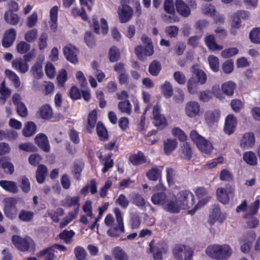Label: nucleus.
Returning <instances> with one entry per match:
<instances>
[{
  "mask_svg": "<svg viewBox=\"0 0 260 260\" xmlns=\"http://www.w3.org/2000/svg\"><path fill=\"white\" fill-rule=\"evenodd\" d=\"M206 253L213 259L227 260L232 254V249L228 244H213L207 247Z\"/></svg>",
  "mask_w": 260,
  "mask_h": 260,
  "instance_id": "nucleus-1",
  "label": "nucleus"
},
{
  "mask_svg": "<svg viewBox=\"0 0 260 260\" xmlns=\"http://www.w3.org/2000/svg\"><path fill=\"white\" fill-rule=\"evenodd\" d=\"M12 242L15 247L21 251H31L35 249L34 240L29 236L22 238L18 235H13Z\"/></svg>",
  "mask_w": 260,
  "mask_h": 260,
  "instance_id": "nucleus-2",
  "label": "nucleus"
},
{
  "mask_svg": "<svg viewBox=\"0 0 260 260\" xmlns=\"http://www.w3.org/2000/svg\"><path fill=\"white\" fill-rule=\"evenodd\" d=\"M190 137L201 151L206 154H209L211 152L213 149L211 143L198 134L196 130H192L190 132Z\"/></svg>",
  "mask_w": 260,
  "mask_h": 260,
  "instance_id": "nucleus-3",
  "label": "nucleus"
},
{
  "mask_svg": "<svg viewBox=\"0 0 260 260\" xmlns=\"http://www.w3.org/2000/svg\"><path fill=\"white\" fill-rule=\"evenodd\" d=\"M113 212L115 215L117 225L111 226L107 231V234L111 237H118L125 232L123 217L121 212L118 208H115Z\"/></svg>",
  "mask_w": 260,
  "mask_h": 260,
  "instance_id": "nucleus-4",
  "label": "nucleus"
},
{
  "mask_svg": "<svg viewBox=\"0 0 260 260\" xmlns=\"http://www.w3.org/2000/svg\"><path fill=\"white\" fill-rule=\"evenodd\" d=\"M161 109L160 106L155 105L153 107L152 123L157 127L158 129H163L166 127L168 124V120L166 117L161 114Z\"/></svg>",
  "mask_w": 260,
  "mask_h": 260,
  "instance_id": "nucleus-5",
  "label": "nucleus"
},
{
  "mask_svg": "<svg viewBox=\"0 0 260 260\" xmlns=\"http://www.w3.org/2000/svg\"><path fill=\"white\" fill-rule=\"evenodd\" d=\"M173 254L176 260H191L193 251L184 245L177 244L173 248Z\"/></svg>",
  "mask_w": 260,
  "mask_h": 260,
  "instance_id": "nucleus-6",
  "label": "nucleus"
},
{
  "mask_svg": "<svg viewBox=\"0 0 260 260\" xmlns=\"http://www.w3.org/2000/svg\"><path fill=\"white\" fill-rule=\"evenodd\" d=\"M178 202L182 209H187L193 206L194 204V197L189 190H182L178 194Z\"/></svg>",
  "mask_w": 260,
  "mask_h": 260,
  "instance_id": "nucleus-7",
  "label": "nucleus"
},
{
  "mask_svg": "<svg viewBox=\"0 0 260 260\" xmlns=\"http://www.w3.org/2000/svg\"><path fill=\"white\" fill-rule=\"evenodd\" d=\"M4 202L3 211L5 216L10 219L15 218L17 212L16 200L14 198H8L4 200Z\"/></svg>",
  "mask_w": 260,
  "mask_h": 260,
  "instance_id": "nucleus-8",
  "label": "nucleus"
},
{
  "mask_svg": "<svg viewBox=\"0 0 260 260\" xmlns=\"http://www.w3.org/2000/svg\"><path fill=\"white\" fill-rule=\"evenodd\" d=\"M134 10L129 6H119L118 10L119 20L124 23L129 21L133 16Z\"/></svg>",
  "mask_w": 260,
  "mask_h": 260,
  "instance_id": "nucleus-9",
  "label": "nucleus"
},
{
  "mask_svg": "<svg viewBox=\"0 0 260 260\" xmlns=\"http://www.w3.org/2000/svg\"><path fill=\"white\" fill-rule=\"evenodd\" d=\"M164 206V209L171 213H178L182 209L178 199L175 196L168 198Z\"/></svg>",
  "mask_w": 260,
  "mask_h": 260,
  "instance_id": "nucleus-10",
  "label": "nucleus"
},
{
  "mask_svg": "<svg viewBox=\"0 0 260 260\" xmlns=\"http://www.w3.org/2000/svg\"><path fill=\"white\" fill-rule=\"evenodd\" d=\"M16 38V31L14 28H11L6 30L2 40V45L4 48L11 47Z\"/></svg>",
  "mask_w": 260,
  "mask_h": 260,
  "instance_id": "nucleus-11",
  "label": "nucleus"
},
{
  "mask_svg": "<svg viewBox=\"0 0 260 260\" xmlns=\"http://www.w3.org/2000/svg\"><path fill=\"white\" fill-rule=\"evenodd\" d=\"M63 53L66 59L70 62L77 64L78 62L77 54L78 49L72 45L67 46L63 48Z\"/></svg>",
  "mask_w": 260,
  "mask_h": 260,
  "instance_id": "nucleus-12",
  "label": "nucleus"
},
{
  "mask_svg": "<svg viewBox=\"0 0 260 260\" xmlns=\"http://www.w3.org/2000/svg\"><path fill=\"white\" fill-rule=\"evenodd\" d=\"M237 124V118L233 114L228 115L225 119L224 132L225 134L230 135L235 131Z\"/></svg>",
  "mask_w": 260,
  "mask_h": 260,
  "instance_id": "nucleus-13",
  "label": "nucleus"
},
{
  "mask_svg": "<svg viewBox=\"0 0 260 260\" xmlns=\"http://www.w3.org/2000/svg\"><path fill=\"white\" fill-rule=\"evenodd\" d=\"M135 53L140 60H144L147 56L152 55L154 53L153 46L141 45L137 46L135 48Z\"/></svg>",
  "mask_w": 260,
  "mask_h": 260,
  "instance_id": "nucleus-14",
  "label": "nucleus"
},
{
  "mask_svg": "<svg viewBox=\"0 0 260 260\" xmlns=\"http://www.w3.org/2000/svg\"><path fill=\"white\" fill-rule=\"evenodd\" d=\"M36 144L45 152H49L50 150V146L46 135L43 133L38 134L35 138Z\"/></svg>",
  "mask_w": 260,
  "mask_h": 260,
  "instance_id": "nucleus-15",
  "label": "nucleus"
},
{
  "mask_svg": "<svg viewBox=\"0 0 260 260\" xmlns=\"http://www.w3.org/2000/svg\"><path fill=\"white\" fill-rule=\"evenodd\" d=\"M175 6L177 12L181 16L187 17L190 14V9L188 5L186 4L183 0H176Z\"/></svg>",
  "mask_w": 260,
  "mask_h": 260,
  "instance_id": "nucleus-16",
  "label": "nucleus"
},
{
  "mask_svg": "<svg viewBox=\"0 0 260 260\" xmlns=\"http://www.w3.org/2000/svg\"><path fill=\"white\" fill-rule=\"evenodd\" d=\"M255 143V137L252 132L245 133L240 141V146L245 149L252 147Z\"/></svg>",
  "mask_w": 260,
  "mask_h": 260,
  "instance_id": "nucleus-17",
  "label": "nucleus"
},
{
  "mask_svg": "<svg viewBox=\"0 0 260 260\" xmlns=\"http://www.w3.org/2000/svg\"><path fill=\"white\" fill-rule=\"evenodd\" d=\"M130 162L135 166H138L147 162V158L143 152L138 151L137 153L131 154L128 158Z\"/></svg>",
  "mask_w": 260,
  "mask_h": 260,
  "instance_id": "nucleus-18",
  "label": "nucleus"
},
{
  "mask_svg": "<svg viewBox=\"0 0 260 260\" xmlns=\"http://www.w3.org/2000/svg\"><path fill=\"white\" fill-rule=\"evenodd\" d=\"M200 106L198 102L191 101L187 103L185 107V112L187 115L190 117H194L199 114Z\"/></svg>",
  "mask_w": 260,
  "mask_h": 260,
  "instance_id": "nucleus-19",
  "label": "nucleus"
},
{
  "mask_svg": "<svg viewBox=\"0 0 260 260\" xmlns=\"http://www.w3.org/2000/svg\"><path fill=\"white\" fill-rule=\"evenodd\" d=\"M191 72L193 76H196L197 81L201 84H204L207 79L206 73L201 69L199 68L198 64H194L191 67Z\"/></svg>",
  "mask_w": 260,
  "mask_h": 260,
  "instance_id": "nucleus-20",
  "label": "nucleus"
},
{
  "mask_svg": "<svg viewBox=\"0 0 260 260\" xmlns=\"http://www.w3.org/2000/svg\"><path fill=\"white\" fill-rule=\"evenodd\" d=\"M0 186L5 191L10 193L16 194L18 192L17 183L13 181L1 180Z\"/></svg>",
  "mask_w": 260,
  "mask_h": 260,
  "instance_id": "nucleus-21",
  "label": "nucleus"
},
{
  "mask_svg": "<svg viewBox=\"0 0 260 260\" xmlns=\"http://www.w3.org/2000/svg\"><path fill=\"white\" fill-rule=\"evenodd\" d=\"M98 114L96 109H94L89 112L87 117V123L86 125L87 132L91 134L96 123Z\"/></svg>",
  "mask_w": 260,
  "mask_h": 260,
  "instance_id": "nucleus-22",
  "label": "nucleus"
},
{
  "mask_svg": "<svg viewBox=\"0 0 260 260\" xmlns=\"http://www.w3.org/2000/svg\"><path fill=\"white\" fill-rule=\"evenodd\" d=\"M205 43L208 48L212 51H220L223 49V46L217 44L215 41V37L212 35H209L204 39Z\"/></svg>",
  "mask_w": 260,
  "mask_h": 260,
  "instance_id": "nucleus-23",
  "label": "nucleus"
},
{
  "mask_svg": "<svg viewBox=\"0 0 260 260\" xmlns=\"http://www.w3.org/2000/svg\"><path fill=\"white\" fill-rule=\"evenodd\" d=\"M226 218L225 215L221 214L220 209L218 206H215L210 215V220L211 224H213L216 220L222 222Z\"/></svg>",
  "mask_w": 260,
  "mask_h": 260,
  "instance_id": "nucleus-24",
  "label": "nucleus"
},
{
  "mask_svg": "<svg viewBox=\"0 0 260 260\" xmlns=\"http://www.w3.org/2000/svg\"><path fill=\"white\" fill-rule=\"evenodd\" d=\"M3 169L7 174L12 175L14 172V166L6 157H0V169Z\"/></svg>",
  "mask_w": 260,
  "mask_h": 260,
  "instance_id": "nucleus-25",
  "label": "nucleus"
},
{
  "mask_svg": "<svg viewBox=\"0 0 260 260\" xmlns=\"http://www.w3.org/2000/svg\"><path fill=\"white\" fill-rule=\"evenodd\" d=\"M55 252L54 246L52 245L39 251L37 256L40 258L44 257V260H54Z\"/></svg>",
  "mask_w": 260,
  "mask_h": 260,
  "instance_id": "nucleus-26",
  "label": "nucleus"
},
{
  "mask_svg": "<svg viewBox=\"0 0 260 260\" xmlns=\"http://www.w3.org/2000/svg\"><path fill=\"white\" fill-rule=\"evenodd\" d=\"M40 117L44 120H50L53 117V111L51 107L49 104L42 105L38 111Z\"/></svg>",
  "mask_w": 260,
  "mask_h": 260,
  "instance_id": "nucleus-27",
  "label": "nucleus"
},
{
  "mask_svg": "<svg viewBox=\"0 0 260 260\" xmlns=\"http://www.w3.org/2000/svg\"><path fill=\"white\" fill-rule=\"evenodd\" d=\"M220 112L218 109L213 111H206L205 114V120L208 124L211 125L218 121L220 117Z\"/></svg>",
  "mask_w": 260,
  "mask_h": 260,
  "instance_id": "nucleus-28",
  "label": "nucleus"
},
{
  "mask_svg": "<svg viewBox=\"0 0 260 260\" xmlns=\"http://www.w3.org/2000/svg\"><path fill=\"white\" fill-rule=\"evenodd\" d=\"M96 130L99 140L101 141H106L109 139L108 131L101 121H99L96 124Z\"/></svg>",
  "mask_w": 260,
  "mask_h": 260,
  "instance_id": "nucleus-29",
  "label": "nucleus"
},
{
  "mask_svg": "<svg viewBox=\"0 0 260 260\" xmlns=\"http://www.w3.org/2000/svg\"><path fill=\"white\" fill-rule=\"evenodd\" d=\"M12 65L13 68L18 70L21 73H25L29 69L28 63L23 60L21 58L13 60Z\"/></svg>",
  "mask_w": 260,
  "mask_h": 260,
  "instance_id": "nucleus-30",
  "label": "nucleus"
},
{
  "mask_svg": "<svg viewBox=\"0 0 260 260\" xmlns=\"http://www.w3.org/2000/svg\"><path fill=\"white\" fill-rule=\"evenodd\" d=\"M80 197L79 196H74L71 197L67 196L65 199L61 201V205L66 208H70L76 205L80 206L79 202Z\"/></svg>",
  "mask_w": 260,
  "mask_h": 260,
  "instance_id": "nucleus-31",
  "label": "nucleus"
},
{
  "mask_svg": "<svg viewBox=\"0 0 260 260\" xmlns=\"http://www.w3.org/2000/svg\"><path fill=\"white\" fill-rule=\"evenodd\" d=\"M48 170L46 166L44 165H39L36 173V178L37 182L39 184L44 183L46 176L47 174Z\"/></svg>",
  "mask_w": 260,
  "mask_h": 260,
  "instance_id": "nucleus-32",
  "label": "nucleus"
},
{
  "mask_svg": "<svg viewBox=\"0 0 260 260\" xmlns=\"http://www.w3.org/2000/svg\"><path fill=\"white\" fill-rule=\"evenodd\" d=\"M113 155L112 152H110L104 155L102 162H101L104 166L102 169V173H105L113 167L114 162L113 159H112Z\"/></svg>",
  "mask_w": 260,
  "mask_h": 260,
  "instance_id": "nucleus-33",
  "label": "nucleus"
},
{
  "mask_svg": "<svg viewBox=\"0 0 260 260\" xmlns=\"http://www.w3.org/2000/svg\"><path fill=\"white\" fill-rule=\"evenodd\" d=\"M4 18L7 23L12 25H17L20 20V17L17 14L11 11H6Z\"/></svg>",
  "mask_w": 260,
  "mask_h": 260,
  "instance_id": "nucleus-34",
  "label": "nucleus"
},
{
  "mask_svg": "<svg viewBox=\"0 0 260 260\" xmlns=\"http://www.w3.org/2000/svg\"><path fill=\"white\" fill-rule=\"evenodd\" d=\"M167 199L165 192L160 191L154 193L151 197V202L154 205H164Z\"/></svg>",
  "mask_w": 260,
  "mask_h": 260,
  "instance_id": "nucleus-35",
  "label": "nucleus"
},
{
  "mask_svg": "<svg viewBox=\"0 0 260 260\" xmlns=\"http://www.w3.org/2000/svg\"><path fill=\"white\" fill-rule=\"evenodd\" d=\"M178 143L175 139H167L164 142V149L166 154L170 155L177 147Z\"/></svg>",
  "mask_w": 260,
  "mask_h": 260,
  "instance_id": "nucleus-36",
  "label": "nucleus"
},
{
  "mask_svg": "<svg viewBox=\"0 0 260 260\" xmlns=\"http://www.w3.org/2000/svg\"><path fill=\"white\" fill-rule=\"evenodd\" d=\"M236 87L237 85L235 83L229 81L222 84L221 90L226 95L231 96L233 95Z\"/></svg>",
  "mask_w": 260,
  "mask_h": 260,
  "instance_id": "nucleus-37",
  "label": "nucleus"
},
{
  "mask_svg": "<svg viewBox=\"0 0 260 260\" xmlns=\"http://www.w3.org/2000/svg\"><path fill=\"white\" fill-rule=\"evenodd\" d=\"M37 130V125L32 121H28L24 127L22 133L24 136L29 137L34 135Z\"/></svg>",
  "mask_w": 260,
  "mask_h": 260,
  "instance_id": "nucleus-38",
  "label": "nucleus"
},
{
  "mask_svg": "<svg viewBox=\"0 0 260 260\" xmlns=\"http://www.w3.org/2000/svg\"><path fill=\"white\" fill-rule=\"evenodd\" d=\"M161 70L160 62L157 60H153L149 64L148 71L149 74L153 76H157L159 75Z\"/></svg>",
  "mask_w": 260,
  "mask_h": 260,
  "instance_id": "nucleus-39",
  "label": "nucleus"
},
{
  "mask_svg": "<svg viewBox=\"0 0 260 260\" xmlns=\"http://www.w3.org/2000/svg\"><path fill=\"white\" fill-rule=\"evenodd\" d=\"M181 153L180 156L182 158L190 160L192 157V150L189 143L185 142L181 147Z\"/></svg>",
  "mask_w": 260,
  "mask_h": 260,
  "instance_id": "nucleus-40",
  "label": "nucleus"
},
{
  "mask_svg": "<svg viewBox=\"0 0 260 260\" xmlns=\"http://www.w3.org/2000/svg\"><path fill=\"white\" fill-rule=\"evenodd\" d=\"M42 68V64L40 62H36L31 67L30 72L35 78L39 79L43 77L44 73Z\"/></svg>",
  "mask_w": 260,
  "mask_h": 260,
  "instance_id": "nucleus-41",
  "label": "nucleus"
},
{
  "mask_svg": "<svg viewBox=\"0 0 260 260\" xmlns=\"http://www.w3.org/2000/svg\"><path fill=\"white\" fill-rule=\"evenodd\" d=\"M112 254L116 260H128V256L120 247H115L112 250Z\"/></svg>",
  "mask_w": 260,
  "mask_h": 260,
  "instance_id": "nucleus-42",
  "label": "nucleus"
},
{
  "mask_svg": "<svg viewBox=\"0 0 260 260\" xmlns=\"http://www.w3.org/2000/svg\"><path fill=\"white\" fill-rule=\"evenodd\" d=\"M260 196H257L254 202L249 206L248 212L245 214L247 217L255 215L257 214L260 205Z\"/></svg>",
  "mask_w": 260,
  "mask_h": 260,
  "instance_id": "nucleus-43",
  "label": "nucleus"
},
{
  "mask_svg": "<svg viewBox=\"0 0 260 260\" xmlns=\"http://www.w3.org/2000/svg\"><path fill=\"white\" fill-rule=\"evenodd\" d=\"M161 93L166 99L170 98L173 94V89L172 85L168 81L161 85Z\"/></svg>",
  "mask_w": 260,
  "mask_h": 260,
  "instance_id": "nucleus-44",
  "label": "nucleus"
},
{
  "mask_svg": "<svg viewBox=\"0 0 260 260\" xmlns=\"http://www.w3.org/2000/svg\"><path fill=\"white\" fill-rule=\"evenodd\" d=\"M218 200L223 204H227L230 201V196L226 192L224 188L219 187L216 190Z\"/></svg>",
  "mask_w": 260,
  "mask_h": 260,
  "instance_id": "nucleus-45",
  "label": "nucleus"
},
{
  "mask_svg": "<svg viewBox=\"0 0 260 260\" xmlns=\"http://www.w3.org/2000/svg\"><path fill=\"white\" fill-rule=\"evenodd\" d=\"M243 160L249 165L255 166L257 164V157L252 151L246 152L243 156Z\"/></svg>",
  "mask_w": 260,
  "mask_h": 260,
  "instance_id": "nucleus-46",
  "label": "nucleus"
},
{
  "mask_svg": "<svg viewBox=\"0 0 260 260\" xmlns=\"http://www.w3.org/2000/svg\"><path fill=\"white\" fill-rule=\"evenodd\" d=\"M120 58L119 49L116 46H112L109 50V58L110 62H114Z\"/></svg>",
  "mask_w": 260,
  "mask_h": 260,
  "instance_id": "nucleus-47",
  "label": "nucleus"
},
{
  "mask_svg": "<svg viewBox=\"0 0 260 260\" xmlns=\"http://www.w3.org/2000/svg\"><path fill=\"white\" fill-rule=\"evenodd\" d=\"M199 83L193 76L188 79L187 87V90L190 94H193L197 92Z\"/></svg>",
  "mask_w": 260,
  "mask_h": 260,
  "instance_id": "nucleus-48",
  "label": "nucleus"
},
{
  "mask_svg": "<svg viewBox=\"0 0 260 260\" xmlns=\"http://www.w3.org/2000/svg\"><path fill=\"white\" fill-rule=\"evenodd\" d=\"M131 201L133 204L139 208L144 207L146 204L143 197L138 193H134L132 195Z\"/></svg>",
  "mask_w": 260,
  "mask_h": 260,
  "instance_id": "nucleus-49",
  "label": "nucleus"
},
{
  "mask_svg": "<svg viewBox=\"0 0 260 260\" xmlns=\"http://www.w3.org/2000/svg\"><path fill=\"white\" fill-rule=\"evenodd\" d=\"M6 75L13 82L14 86L18 88L20 85V81L19 77L12 71L6 69L5 70Z\"/></svg>",
  "mask_w": 260,
  "mask_h": 260,
  "instance_id": "nucleus-50",
  "label": "nucleus"
},
{
  "mask_svg": "<svg viewBox=\"0 0 260 260\" xmlns=\"http://www.w3.org/2000/svg\"><path fill=\"white\" fill-rule=\"evenodd\" d=\"M241 26V20L236 17L234 15L232 17V22L231 25L230 32L233 35H236L237 34V30Z\"/></svg>",
  "mask_w": 260,
  "mask_h": 260,
  "instance_id": "nucleus-51",
  "label": "nucleus"
},
{
  "mask_svg": "<svg viewBox=\"0 0 260 260\" xmlns=\"http://www.w3.org/2000/svg\"><path fill=\"white\" fill-rule=\"evenodd\" d=\"M118 108L122 113L130 114L132 111V105L128 100L118 103Z\"/></svg>",
  "mask_w": 260,
  "mask_h": 260,
  "instance_id": "nucleus-52",
  "label": "nucleus"
},
{
  "mask_svg": "<svg viewBox=\"0 0 260 260\" xmlns=\"http://www.w3.org/2000/svg\"><path fill=\"white\" fill-rule=\"evenodd\" d=\"M160 173L161 172L157 167H153L147 172L146 175L149 180L156 181L158 179Z\"/></svg>",
  "mask_w": 260,
  "mask_h": 260,
  "instance_id": "nucleus-53",
  "label": "nucleus"
},
{
  "mask_svg": "<svg viewBox=\"0 0 260 260\" xmlns=\"http://www.w3.org/2000/svg\"><path fill=\"white\" fill-rule=\"evenodd\" d=\"M64 214V210L61 208H58L55 211L52 210L48 212V216L54 222L57 223L59 221V217Z\"/></svg>",
  "mask_w": 260,
  "mask_h": 260,
  "instance_id": "nucleus-54",
  "label": "nucleus"
},
{
  "mask_svg": "<svg viewBox=\"0 0 260 260\" xmlns=\"http://www.w3.org/2000/svg\"><path fill=\"white\" fill-rule=\"evenodd\" d=\"M249 38L251 42L260 44V27L253 28L249 33Z\"/></svg>",
  "mask_w": 260,
  "mask_h": 260,
  "instance_id": "nucleus-55",
  "label": "nucleus"
},
{
  "mask_svg": "<svg viewBox=\"0 0 260 260\" xmlns=\"http://www.w3.org/2000/svg\"><path fill=\"white\" fill-rule=\"evenodd\" d=\"M168 246L165 244L160 248L156 247L153 253V258L155 260H162V253H166L168 252Z\"/></svg>",
  "mask_w": 260,
  "mask_h": 260,
  "instance_id": "nucleus-56",
  "label": "nucleus"
},
{
  "mask_svg": "<svg viewBox=\"0 0 260 260\" xmlns=\"http://www.w3.org/2000/svg\"><path fill=\"white\" fill-rule=\"evenodd\" d=\"M244 218L247 219L246 223L248 228L254 229L259 224V220L254 215H250L249 217H247L246 215L245 214Z\"/></svg>",
  "mask_w": 260,
  "mask_h": 260,
  "instance_id": "nucleus-57",
  "label": "nucleus"
},
{
  "mask_svg": "<svg viewBox=\"0 0 260 260\" xmlns=\"http://www.w3.org/2000/svg\"><path fill=\"white\" fill-rule=\"evenodd\" d=\"M84 39L88 47L93 48L95 46V40L94 37L90 31H87L85 32Z\"/></svg>",
  "mask_w": 260,
  "mask_h": 260,
  "instance_id": "nucleus-58",
  "label": "nucleus"
},
{
  "mask_svg": "<svg viewBox=\"0 0 260 260\" xmlns=\"http://www.w3.org/2000/svg\"><path fill=\"white\" fill-rule=\"evenodd\" d=\"M34 215V212L32 211L22 210L19 213L18 217L20 220L27 222L32 219Z\"/></svg>",
  "mask_w": 260,
  "mask_h": 260,
  "instance_id": "nucleus-59",
  "label": "nucleus"
},
{
  "mask_svg": "<svg viewBox=\"0 0 260 260\" xmlns=\"http://www.w3.org/2000/svg\"><path fill=\"white\" fill-rule=\"evenodd\" d=\"M219 179L221 181L231 182L233 181L234 176L228 170L224 169L221 170L220 172Z\"/></svg>",
  "mask_w": 260,
  "mask_h": 260,
  "instance_id": "nucleus-60",
  "label": "nucleus"
},
{
  "mask_svg": "<svg viewBox=\"0 0 260 260\" xmlns=\"http://www.w3.org/2000/svg\"><path fill=\"white\" fill-rule=\"evenodd\" d=\"M208 59L211 70L214 72H217L219 70V59L218 57L214 55H210Z\"/></svg>",
  "mask_w": 260,
  "mask_h": 260,
  "instance_id": "nucleus-61",
  "label": "nucleus"
},
{
  "mask_svg": "<svg viewBox=\"0 0 260 260\" xmlns=\"http://www.w3.org/2000/svg\"><path fill=\"white\" fill-rule=\"evenodd\" d=\"M115 202L124 209H126L129 204V200L124 194H120Z\"/></svg>",
  "mask_w": 260,
  "mask_h": 260,
  "instance_id": "nucleus-62",
  "label": "nucleus"
},
{
  "mask_svg": "<svg viewBox=\"0 0 260 260\" xmlns=\"http://www.w3.org/2000/svg\"><path fill=\"white\" fill-rule=\"evenodd\" d=\"M30 48V45L25 41H21L17 44L16 50L20 54H25L27 53Z\"/></svg>",
  "mask_w": 260,
  "mask_h": 260,
  "instance_id": "nucleus-63",
  "label": "nucleus"
},
{
  "mask_svg": "<svg viewBox=\"0 0 260 260\" xmlns=\"http://www.w3.org/2000/svg\"><path fill=\"white\" fill-rule=\"evenodd\" d=\"M74 253L77 260H85L87 253L81 246H77L74 249Z\"/></svg>",
  "mask_w": 260,
  "mask_h": 260,
  "instance_id": "nucleus-64",
  "label": "nucleus"
}]
</instances>
